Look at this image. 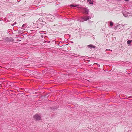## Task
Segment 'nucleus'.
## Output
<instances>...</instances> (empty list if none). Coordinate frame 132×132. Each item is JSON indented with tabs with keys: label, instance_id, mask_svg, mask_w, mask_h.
<instances>
[{
	"label": "nucleus",
	"instance_id": "f257e3e1",
	"mask_svg": "<svg viewBox=\"0 0 132 132\" xmlns=\"http://www.w3.org/2000/svg\"><path fill=\"white\" fill-rule=\"evenodd\" d=\"M122 13L123 14V15L125 17H127L129 16H132L131 13H129L126 11L123 12Z\"/></svg>",
	"mask_w": 132,
	"mask_h": 132
},
{
	"label": "nucleus",
	"instance_id": "f03ea898",
	"mask_svg": "<svg viewBox=\"0 0 132 132\" xmlns=\"http://www.w3.org/2000/svg\"><path fill=\"white\" fill-rule=\"evenodd\" d=\"M82 11V12L84 14H88L89 12V10L86 8H81Z\"/></svg>",
	"mask_w": 132,
	"mask_h": 132
},
{
	"label": "nucleus",
	"instance_id": "7ed1b4c3",
	"mask_svg": "<svg viewBox=\"0 0 132 132\" xmlns=\"http://www.w3.org/2000/svg\"><path fill=\"white\" fill-rule=\"evenodd\" d=\"M34 118L36 120H39L40 119V116L37 114H36L34 116Z\"/></svg>",
	"mask_w": 132,
	"mask_h": 132
},
{
	"label": "nucleus",
	"instance_id": "20e7f679",
	"mask_svg": "<svg viewBox=\"0 0 132 132\" xmlns=\"http://www.w3.org/2000/svg\"><path fill=\"white\" fill-rule=\"evenodd\" d=\"M87 19V18H85V16L84 17H82L81 18V19L80 20V22H83L84 21H87L86 20V19Z\"/></svg>",
	"mask_w": 132,
	"mask_h": 132
},
{
	"label": "nucleus",
	"instance_id": "39448f33",
	"mask_svg": "<svg viewBox=\"0 0 132 132\" xmlns=\"http://www.w3.org/2000/svg\"><path fill=\"white\" fill-rule=\"evenodd\" d=\"M88 47L91 48H95V47L94 46L92 45H88Z\"/></svg>",
	"mask_w": 132,
	"mask_h": 132
},
{
	"label": "nucleus",
	"instance_id": "423d86ee",
	"mask_svg": "<svg viewBox=\"0 0 132 132\" xmlns=\"http://www.w3.org/2000/svg\"><path fill=\"white\" fill-rule=\"evenodd\" d=\"M87 2L90 4H93V1H91L90 0H88L87 1Z\"/></svg>",
	"mask_w": 132,
	"mask_h": 132
},
{
	"label": "nucleus",
	"instance_id": "0eeeda50",
	"mask_svg": "<svg viewBox=\"0 0 132 132\" xmlns=\"http://www.w3.org/2000/svg\"><path fill=\"white\" fill-rule=\"evenodd\" d=\"M85 18H87V19H86V20H87L89 19H90L91 18V17L89 16H85Z\"/></svg>",
	"mask_w": 132,
	"mask_h": 132
},
{
	"label": "nucleus",
	"instance_id": "6e6552de",
	"mask_svg": "<svg viewBox=\"0 0 132 132\" xmlns=\"http://www.w3.org/2000/svg\"><path fill=\"white\" fill-rule=\"evenodd\" d=\"M70 6L71 7H75L78 6V5H76L75 4H71L70 5Z\"/></svg>",
	"mask_w": 132,
	"mask_h": 132
},
{
	"label": "nucleus",
	"instance_id": "1a4fd4ad",
	"mask_svg": "<svg viewBox=\"0 0 132 132\" xmlns=\"http://www.w3.org/2000/svg\"><path fill=\"white\" fill-rule=\"evenodd\" d=\"M131 42V41L128 40L127 41V43L128 44H130Z\"/></svg>",
	"mask_w": 132,
	"mask_h": 132
},
{
	"label": "nucleus",
	"instance_id": "9d476101",
	"mask_svg": "<svg viewBox=\"0 0 132 132\" xmlns=\"http://www.w3.org/2000/svg\"><path fill=\"white\" fill-rule=\"evenodd\" d=\"M110 25L111 27H112L113 25V23L112 22H110Z\"/></svg>",
	"mask_w": 132,
	"mask_h": 132
},
{
	"label": "nucleus",
	"instance_id": "9b49d317",
	"mask_svg": "<svg viewBox=\"0 0 132 132\" xmlns=\"http://www.w3.org/2000/svg\"><path fill=\"white\" fill-rule=\"evenodd\" d=\"M16 24V22H15L14 24H11V25L12 26H14V24Z\"/></svg>",
	"mask_w": 132,
	"mask_h": 132
},
{
	"label": "nucleus",
	"instance_id": "f8f14e48",
	"mask_svg": "<svg viewBox=\"0 0 132 132\" xmlns=\"http://www.w3.org/2000/svg\"><path fill=\"white\" fill-rule=\"evenodd\" d=\"M49 16H50V17L51 18H52V17H53L54 16H53L52 15H49Z\"/></svg>",
	"mask_w": 132,
	"mask_h": 132
},
{
	"label": "nucleus",
	"instance_id": "ddd939ff",
	"mask_svg": "<svg viewBox=\"0 0 132 132\" xmlns=\"http://www.w3.org/2000/svg\"><path fill=\"white\" fill-rule=\"evenodd\" d=\"M24 24H23V25L22 27H23V26H24Z\"/></svg>",
	"mask_w": 132,
	"mask_h": 132
},
{
	"label": "nucleus",
	"instance_id": "4468645a",
	"mask_svg": "<svg viewBox=\"0 0 132 132\" xmlns=\"http://www.w3.org/2000/svg\"><path fill=\"white\" fill-rule=\"evenodd\" d=\"M108 50L109 51H112V50Z\"/></svg>",
	"mask_w": 132,
	"mask_h": 132
},
{
	"label": "nucleus",
	"instance_id": "2eb2a0df",
	"mask_svg": "<svg viewBox=\"0 0 132 132\" xmlns=\"http://www.w3.org/2000/svg\"><path fill=\"white\" fill-rule=\"evenodd\" d=\"M125 0L126 1H128V0Z\"/></svg>",
	"mask_w": 132,
	"mask_h": 132
},
{
	"label": "nucleus",
	"instance_id": "dca6fc26",
	"mask_svg": "<svg viewBox=\"0 0 132 132\" xmlns=\"http://www.w3.org/2000/svg\"><path fill=\"white\" fill-rule=\"evenodd\" d=\"M108 50L106 49V51H108Z\"/></svg>",
	"mask_w": 132,
	"mask_h": 132
},
{
	"label": "nucleus",
	"instance_id": "f3484780",
	"mask_svg": "<svg viewBox=\"0 0 132 132\" xmlns=\"http://www.w3.org/2000/svg\"><path fill=\"white\" fill-rule=\"evenodd\" d=\"M95 64H97V63H95Z\"/></svg>",
	"mask_w": 132,
	"mask_h": 132
}]
</instances>
